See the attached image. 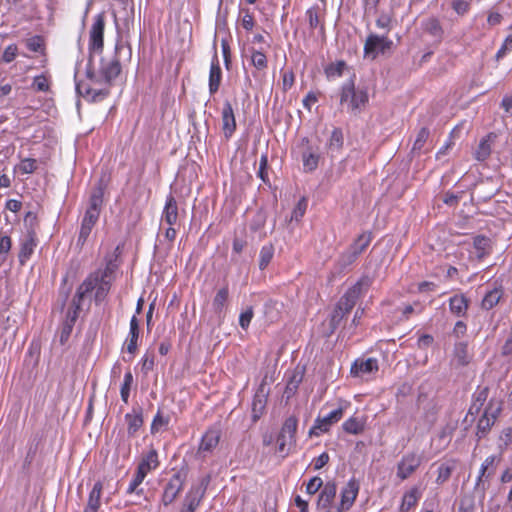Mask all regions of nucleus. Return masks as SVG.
<instances>
[{
    "label": "nucleus",
    "instance_id": "1a4fd4ad",
    "mask_svg": "<svg viewBox=\"0 0 512 512\" xmlns=\"http://www.w3.org/2000/svg\"><path fill=\"white\" fill-rule=\"evenodd\" d=\"M187 473L184 470L175 472L168 483L166 484L162 496V501L165 505L172 503L180 491L183 489L186 482Z\"/></svg>",
    "mask_w": 512,
    "mask_h": 512
},
{
    "label": "nucleus",
    "instance_id": "0e129e2a",
    "mask_svg": "<svg viewBox=\"0 0 512 512\" xmlns=\"http://www.w3.org/2000/svg\"><path fill=\"white\" fill-rule=\"evenodd\" d=\"M305 366L297 365L292 376H290V385L297 386L303 379Z\"/></svg>",
    "mask_w": 512,
    "mask_h": 512
},
{
    "label": "nucleus",
    "instance_id": "13d9d810",
    "mask_svg": "<svg viewBox=\"0 0 512 512\" xmlns=\"http://www.w3.org/2000/svg\"><path fill=\"white\" fill-rule=\"evenodd\" d=\"M169 420L168 418H165L160 412H158L151 424V433H156L159 431V429L163 426H166L168 424Z\"/></svg>",
    "mask_w": 512,
    "mask_h": 512
},
{
    "label": "nucleus",
    "instance_id": "c85d7f7f",
    "mask_svg": "<svg viewBox=\"0 0 512 512\" xmlns=\"http://www.w3.org/2000/svg\"><path fill=\"white\" fill-rule=\"evenodd\" d=\"M372 241L371 232H363L360 234L353 243L348 247L357 257H359L370 245Z\"/></svg>",
    "mask_w": 512,
    "mask_h": 512
},
{
    "label": "nucleus",
    "instance_id": "5fc2aeb1",
    "mask_svg": "<svg viewBox=\"0 0 512 512\" xmlns=\"http://www.w3.org/2000/svg\"><path fill=\"white\" fill-rule=\"evenodd\" d=\"M306 209H307V199L305 197H301L292 212L290 221L292 219L299 220L305 214Z\"/></svg>",
    "mask_w": 512,
    "mask_h": 512
},
{
    "label": "nucleus",
    "instance_id": "e2e57ef3",
    "mask_svg": "<svg viewBox=\"0 0 512 512\" xmlns=\"http://www.w3.org/2000/svg\"><path fill=\"white\" fill-rule=\"evenodd\" d=\"M17 46L14 45V44H11L9 46H7L3 52V56H2V60L5 62V63H10L12 62L15 57L17 56Z\"/></svg>",
    "mask_w": 512,
    "mask_h": 512
},
{
    "label": "nucleus",
    "instance_id": "f8f14e48",
    "mask_svg": "<svg viewBox=\"0 0 512 512\" xmlns=\"http://www.w3.org/2000/svg\"><path fill=\"white\" fill-rule=\"evenodd\" d=\"M378 361L375 358L356 359L351 366V375L354 377L365 378L378 371Z\"/></svg>",
    "mask_w": 512,
    "mask_h": 512
},
{
    "label": "nucleus",
    "instance_id": "f257e3e1",
    "mask_svg": "<svg viewBox=\"0 0 512 512\" xmlns=\"http://www.w3.org/2000/svg\"><path fill=\"white\" fill-rule=\"evenodd\" d=\"M123 49L121 44H116L114 53L110 56L102 57L97 70L91 67L87 68L86 76L94 85L103 86L101 88L90 87L86 84L77 83L76 91L81 96L97 102L105 99L110 93L112 82L119 76L121 72V64L118 54Z\"/></svg>",
    "mask_w": 512,
    "mask_h": 512
},
{
    "label": "nucleus",
    "instance_id": "20e7f679",
    "mask_svg": "<svg viewBox=\"0 0 512 512\" xmlns=\"http://www.w3.org/2000/svg\"><path fill=\"white\" fill-rule=\"evenodd\" d=\"M371 284V280L367 277L361 278L354 286H352L339 300L337 307L348 314L355 306L360 295L366 291Z\"/></svg>",
    "mask_w": 512,
    "mask_h": 512
},
{
    "label": "nucleus",
    "instance_id": "4468645a",
    "mask_svg": "<svg viewBox=\"0 0 512 512\" xmlns=\"http://www.w3.org/2000/svg\"><path fill=\"white\" fill-rule=\"evenodd\" d=\"M37 245L36 234L33 230H29L25 238L21 241L20 251L18 254L19 262L24 265L31 255L33 254L34 248Z\"/></svg>",
    "mask_w": 512,
    "mask_h": 512
},
{
    "label": "nucleus",
    "instance_id": "ea45409f",
    "mask_svg": "<svg viewBox=\"0 0 512 512\" xmlns=\"http://www.w3.org/2000/svg\"><path fill=\"white\" fill-rule=\"evenodd\" d=\"M133 384V375L131 371H127L124 375V381L120 389L121 399L124 403H128L131 386Z\"/></svg>",
    "mask_w": 512,
    "mask_h": 512
},
{
    "label": "nucleus",
    "instance_id": "7ed1b4c3",
    "mask_svg": "<svg viewBox=\"0 0 512 512\" xmlns=\"http://www.w3.org/2000/svg\"><path fill=\"white\" fill-rule=\"evenodd\" d=\"M340 101L341 104H347L351 112L356 113L367 104L368 92L363 88L356 89L350 80L342 86Z\"/></svg>",
    "mask_w": 512,
    "mask_h": 512
},
{
    "label": "nucleus",
    "instance_id": "09e8293b",
    "mask_svg": "<svg viewBox=\"0 0 512 512\" xmlns=\"http://www.w3.org/2000/svg\"><path fill=\"white\" fill-rule=\"evenodd\" d=\"M12 246L11 238L0 232V258L1 262L6 260V255L9 253Z\"/></svg>",
    "mask_w": 512,
    "mask_h": 512
},
{
    "label": "nucleus",
    "instance_id": "f03ea898",
    "mask_svg": "<svg viewBox=\"0 0 512 512\" xmlns=\"http://www.w3.org/2000/svg\"><path fill=\"white\" fill-rule=\"evenodd\" d=\"M104 191L101 186L95 187L90 195L89 205L82 219L77 245L83 246L87 241L92 228L99 219L101 206L103 204Z\"/></svg>",
    "mask_w": 512,
    "mask_h": 512
},
{
    "label": "nucleus",
    "instance_id": "69168bd1",
    "mask_svg": "<svg viewBox=\"0 0 512 512\" xmlns=\"http://www.w3.org/2000/svg\"><path fill=\"white\" fill-rule=\"evenodd\" d=\"M512 50V34L507 36L502 44L501 48L496 53V59L499 60L503 58L508 51Z\"/></svg>",
    "mask_w": 512,
    "mask_h": 512
},
{
    "label": "nucleus",
    "instance_id": "58836bf2",
    "mask_svg": "<svg viewBox=\"0 0 512 512\" xmlns=\"http://www.w3.org/2000/svg\"><path fill=\"white\" fill-rule=\"evenodd\" d=\"M145 477L146 475L142 471L140 472L139 470H137L127 488V493L140 495L142 489H140L139 486L141 485Z\"/></svg>",
    "mask_w": 512,
    "mask_h": 512
},
{
    "label": "nucleus",
    "instance_id": "412c9836",
    "mask_svg": "<svg viewBox=\"0 0 512 512\" xmlns=\"http://www.w3.org/2000/svg\"><path fill=\"white\" fill-rule=\"evenodd\" d=\"M473 249L476 258L478 260H482L491 253L492 243L490 238L483 235L475 236L473 240Z\"/></svg>",
    "mask_w": 512,
    "mask_h": 512
},
{
    "label": "nucleus",
    "instance_id": "de8ad7c7",
    "mask_svg": "<svg viewBox=\"0 0 512 512\" xmlns=\"http://www.w3.org/2000/svg\"><path fill=\"white\" fill-rule=\"evenodd\" d=\"M345 66L346 64L343 61H338L337 63L330 64L325 69L326 76L329 79L340 77L343 73Z\"/></svg>",
    "mask_w": 512,
    "mask_h": 512
},
{
    "label": "nucleus",
    "instance_id": "603ef678",
    "mask_svg": "<svg viewBox=\"0 0 512 512\" xmlns=\"http://www.w3.org/2000/svg\"><path fill=\"white\" fill-rule=\"evenodd\" d=\"M342 144H343V135H342L341 130L334 129L331 134L330 140H329V148L332 151L339 150L341 148Z\"/></svg>",
    "mask_w": 512,
    "mask_h": 512
},
{
    "label": "nucleus",
    "instance_id": "dca6fc26",
    "mask_svg": "<svg viewBox=\"0 0 512 512\" xmlns=\"http://www.w3.org/2000/svg\"><path fill=\"white\" fill-rule=\"evenodd\" d=\"M421 27L435 42L440 43L444 37V29L436 17H429L422 21Z\"/></svg>",
    "mask_w": 512,
    "mask_h": 512
},
{
    "label": "nucleus",
    "instance_id": "49530a36",
    "mask_svg": "<svg viewBox=\"0 0 512 512\" xmlns=\"http://www.w3.org/2000/svg\"><path fill=\"white\" fill-rule=\"evenodd\" d=\"M251 63L258 70H263L267 67V58L261 51L251 50Z\"/></svg>",
    "mask_w": 512,
    "mask_h": 512
},
{
    "label": "nucleus",
    "instance_id": "a18cd8bd",
    "mask_svg": "<svg viewBox=\"0 0 512 512\" xmlns=\"http://www.w3.org/2000/svg\"><path fill=\"white\" fill-rule=\"evenodd\" d=\"M342 427L345 432L350 434H359L363 430L362 423L355 417L347 419Z\"/></svg>",
    "mask_w": 512,
    "mask_h": 512
},
{
    "label": "nucleus",
    "instance_id": "6e6552de",
    "mask_svg": "<svg viewBox=\"0 0 512 512\" xmlns=\"http://www.w3.org/2000/svg\"><path fill=\"white\" fill-rule=\"evenodd\" d=\"M392 44L387 36L371 33L364 44V56L374 60L380 53L390 49Z\"/></svg>",
    "mask_w": 512,
    "mask_h": 512
},
{
    "label": "nucleus",
    "instance_id": "774afa93",
    "mask_svg": "<svg viewBox=\"0 0 512 512\" xmlns=\"http://www.w3.org/2000/svg\"><path fill=\"white\" fill-rule=\"evenodd\" d=\"M73 330V325L63 322L61 331H60V343L63 345L69 339Z\"/></svg>",
    "mask_w": 512,
    "mask_h": 512
},
{
    "label": "nucleus",
    "instance_id": "c03bdc74",
    "mask_svg": "<svg viewBox=\"0 0 512 512\" xmlns=\"http://www.w3.org/2000/svg\"><path fill=\"white\" fill-rule=\"evenodd\" d=\"M357 256L350 249L344 251L337 260V265L343 270L352 265L356 260Z\"/></svg>",
    "mask_w": 512,
    "mask_h": 512
},
{
    "label": "nucleus",
    "instance_id": "2eb2a0df",
    "mask_svg": "<svg viewBox=\"0 0 512 512\" xmlns=\"http://www.w3.org/2000/svg\"><path fill=\"white\" fill-rule=\"evenodd\" d=\"M343 412L344 409L342 407H338L323 417H318L315 421L313 430L317 429L320 432H327L331 425L337 423L343 417Z\"/></svg>",
    "mask_w": 512,
    "mask_h": 512
},
{
    "label": "nucleus",
    "instance_id": "37998d69",
    "mask_svg": "<svg viewBox=\"0 0 512 512\" xmlns=\"http://www.w3.org/2000/svg\"><path fill=\"white\" fill-rule=\"evenodd\" d=\"M302 161L305 171H313L318 166L319 156L313 152H304Z\"/></svg>",
    "mask_w": 512,
    "mask_h": 512
},
{
    "label": "nucleus",
    "instance_id": "b1692460",
    "mask_svg": "<svg viewBox=\"0 0 512 512\" xmlns=\"http://www.w3.org/2000/svg\"><path fill=\"white\" fill-rule=\"evenodd\" d=\"M159 466L158 453L155 449H150L149 452L144 455L138 464L137 470L142 471L145 475L151 470H155Z\"/></svg>",
    "mask_w": 512,
    "mask_h": 512
},
{
    "label": "nucleus",
    "instance_id": "393cba45",
    "mask_svg": "<svg viewBox=\"0 0 512 512\" xmlns=\"http://www.w3.org/2000/svg\"><path fill=\"white\" fill-rule=\"evenodd\" d=\"M139 338V322L136 316L130 320L129 335L126 340V350L130 354H135L137 350V341Z\"/></svg>",
    "mask_w": 512,
    "mask_h": 512
},
{
    "label": "nucleus",
    "instance_id": "4be33fe9",
    "mask_svg": "<svg viewBox=\"0 0 512 512\" xmlns=\"http://www.w3.org/2000/svg\"><path fill=\"white\" fill-rule=\"evenodd\" d=\"M220 436L218 429H209L202 437L199 452H211L218 445Z\"/></svg>",
    "mask_w": 512,
    "mask_h": 512
},
{
    "label": "nucleus",
    "instance_id": "6e6d98bb",
    "mask_svg": "<svg viewBox=\"0 0 512 512\" xmlns=\"http://www.w3.org/2000/svg\"><path fill=\"white\" fill-rule=\"evenodd\" d=\"M254 316L253 308L248 307L244 312H242L239 316V325L242 329L247 330L250 325V322Z\"/></svg>",
    "mask_w": 512,
    "mask_h": 512
},
{
    "label": "nucleus",
    "instance_id": "79ce46f5",
    "mask_svg": "<svg viewBox=\"0 0 512 512\" xmlns=\"http://www.w3.org/2000/svg\"><path fill=\"white\" fill-rule=\"evenodd\" d=\"M32 88L37 92H49L50 90V80L44 75L35 76L32 82Z\"/></svg>",
    "mask_w": 512,
    "mask_h": 512
},
{
    "label": "nucleus",
    "instance_id": "0eeeda50",
    "mask_svg": "<svg viewBox=\"0 0 512 512\" xmlns=\"http://www.w3.org/2000/svg\"><path fill=\"white\" fill-rule=\"evenodd\" d=\"M500 457L491 455L481 464L475 483V490L484 493L489 488L490 479L494 476Z\"/></svg>",
    "mask_w": 512,
    "mask_h": 512
},
{
    "label": "nucleus",
    "instance_id": "f3484780",
    "mask_svg": "<svg viewBox=\"0 0 512 512\" xmlns=\"http://www.w3.org/2000/svg\"><path fill=\"white\" fill-rule=\"evenodd\" d=\"M161 221L169 226H173L178 221V205L173 195L166 198L165 206L162 212Z\"/></svg>",
    "mask_w": 512,
    "mask_h": 512
},
{
    "label": "nucleus",
    "instance_id": "a878e982",
    "mask_svg": "<svg viewBox=\"0 0 512 512\" xmlns=\"http://www.w3.org/2000/svg\"><path fill=\"white\" fill-rule=\"evenodd\" d=\"M117 267L118 266L115 263V261L110 259L107 261L106 267L104 270H98V271H95V272L89 274L88 277L84 281H88L89 279H91L90 281H92V286L94 289L96 287L97 281L100 278L111 280V277H112L113 273L116 271Z\"/></svg>",
    "mask_w": 512,
    "mask_h": 512
},
{
    "label": "nucleus",
    "instance_id": "9d476101",
    "mask_svg": "<svg viewBox=\"0 0 512 512\" xmlns=\"http://www.w3.org/2000/svg\"><path fill=\"white\" fill-rule=\"evenodd\" d=\"M422 456L415 452L406 453L397 464V477L400 480L409 478L421 465Z\"/></svg>",
    "mask_w": 512,
    "mask_h": 512
},
{
    "label": "nucleus",
    "instance_id": "4d7b16f0",
    "mask_svg": "<svg viewBox=\"0 0 512 512\" xmlns=\"http://www.w3.org/2000/svg\"><path fill=\"white\" fill-rule=\"evenodd\" d=\"M36 168V160L32 158L23 159L19 165V170L25 174L33 173L36 170Z\"/></svg>",
    "mask_w": 512,
    "mask_h": 512
},
{
    "label": "nucleus",
    "instance_id": "864d4df0",
    "mask_svg": "<svg viewBox=\"0 0 512 512\" xmlns=\"http://www.w3.org/2000/svg\"><path fill=\"white\" fill-rule=\"evenodd\" d=\"M429 137V130L427 128H421L417 134V137L413 144V151H420Z\"/></svg>",
    "mask_w": 512,
    "mask_h": 512
},
{
    "label": "nucleus",
    "instance_id": "c756f323",
    "mask_svg": "<svg viewBox=\"0 0 512 512\" xmlns=\"http://www.w3.org/2000/svg\"><path fill=\"white\" fill-rule=\"evenodd\" d=\"M449 308L456 316H463L468 309V300L464 295H454L449 300Z\"/></svg>",
    "mask_w": 512,
    "mask_h": 512
},
{
    "label": "nucleus",
    "instance_id": "9b49d317",
    "mask_svg": "<svg viewBox=\"0 0 512 512\" xmlns=\"http://www.w3.org/2000/svg\"><path fill=\"white\" fill-rule=\"evenodd\" d=\"M211 477L210 475H206L201 478L199 481V484L192 487L191 490L188 492L186 498H185V505L187 507L188 512H194L203 498L206 489L210 483Z\"/></svg>",
    "mask_w": 512,
    "mask_h": 512
},
{
    "label": "nucleus",
    "instance_id": "a19ab883",
    "mask_svg": "<svg viewBox=\"0 0 512 512\" xmlns=\"http://www.w3.org/2000/svg\"><path fill=\"white\" fill-rule=\"evenodd\" d=\"M228 295H229V290H228V287L225 286L223 288H221L215 295L214 297V300H213V306H214V309L218 312L222 311V309L224 308L225 306V303L227 302L228 300Z\"/></svg>",
    "mask_w": 512,
    "mask_h": 512
},
{
    "label": "nucleus",
    "instance_id": "aec40b11",
    "mask_svg": "<svg viewBox=\"0 0 512 512\" xmlns=\"http://www.w3.org/2000/svg\"><path fill=\"white\" fill-rule=\"evenodd\" d=\"M495 139L496 135L494 133H489L480 140L474 153V156L478 161H485L490 156L492 144Z\"/></svg>",
    "mask_w": 512,
    "mask_h": 512
},
{
    "label": "nucleus",
    "instance_id": "a211bd4d",
    "mask_svg": "<svg viewBox=\"0 0 512 512\" xmlns=\"http://www.w3.org/2000/svg\"><path fill=\"white\" fill-rule=\"evenodd\" d=\"M222 128L226 138L231 137L236 129L233 108L229 102H225L222 109Z\"/></svg>",
    "mask_w": 512,
    "mask_h": 512
},
{
    "label": "nucleus",
    "instance_id": "3c124183",
    "mask_svg": "<svg viewBox=\"0 0 512 512\" xmlns=\"http://www.w3.org/2000/svg\"><path fill=\"white\" fill-rule=\"evenodd\" d=\"M496 416L495 415H492V418H489L487 416V413H485L478 421V425H477V428H478V434H481L480 436L484 435L489 429L490 427L493 425L494 423V420H495Z\"/></svg>",
    "mask_w": 512,
    "mask_h": 512
},
{
    "label": "nucleus",
    "instance_id": "423d86ee",
    "mask_svg": "<svg viewBox=\"0 0 512 512\" xmlns=\"http://www.w3.org/2000/svg\"><path fill=\"white\" fill-rule=\"evenodd\" d=\"M90 280L91 279H89L88 281H83L77 288V291L72 299L71 306L67 311L64 322L74 326L78 318L79 311L81 310L83 299L85 298L86 295L93 291L92 281Z\"/></svg>",
    "mask_w": 512,
    "mask_h": 512
},
{
    "label": "nucleus",
    "instance_id": "473e14b6",
    "mask_svg": "<svg viewBox=\"0 0 512 512\" xmlns=\"http://www.w3.org/2000/svg\"><path fill=\"white\" fill-rule=\"evenodd\" d=\"M503 296V291L501 288H494L491 291L487 292L484 296L481 306L485 310H490L495 307L500 299Z\"/></svg>",
    "mask_w": 512,
    "mask_h": 512
},
{
    "label": "nucleus",
    "instance_id": "7c9ffc66",
    "mask_svg": "<svg viewBox=\"0 0 512 512\" xmlns=\"http://www.w3.org/2000/svg\"><path fill=\"white\" fill-rule=\"evenodd\" d=\"M454 361H456L459 366H465L470 363L471 355L468 352V344L466 342H458L455 344Z\"/></svg>",
    "mask_w": 512,
    "mask_h": 512
},
{
    "label": "nucleus",
    "instance_id": "052dcab7",
    "mask_svg": "<svg viewBox=\"0 0 512 512\" xmlns=\"http://www.w3.org/2000/svg\"><path fill=\"white\" fill-rule=\"evenodd\" d=\"M392 18L389 14L382 13L376 20V26L380 29L390 31Z\"/></svg>",
    "mask_w": 512,
    "mask_h": 512
},
{
    "label": "nucleus",
    "instance_id": "cd10ccee",
    "mask_svg": "<svg viewBox=\"0 0 512 512\" xmlns=\"http://www.w3.org/2000/svg\"><path fill=\"white\" fill-rule=\"evenodd\" d=\"M125 420L128 426L127 432L129 436H134L143 425V418L140 410L133 409L132 413H127L125 415Z\"/></svg>",
    "mask_w": 512,
    "mask_h": 512
},
{
    "label": "nucleus",
    "instance_id": "680f3d73",
    "mask_svg": "<svg viewBox=\"0 0 512 512\" xmlns=\"http://www.w3.org/2000/svg\"><path fill=\"white\" fill-rule=\"evenodd\" d=\"M323 485V481L320 477H313L306 485V491L308 494H315Z\"/></svg>",
    "mask_w": 512,
    "mask_h": 512
},
{
    "label": "nucleus",
    "instance_id": "c9c22d12",
    "mask_svg": "<svg viewBox=\"0 0 512 512\" xmlns=\"http://www.w3.org/2000/svg\"><path fill=\"white\" fill-rule=\"evenodd\" d=\"M102 487L101 482H96L89 495L88 508L94 512L100 507Z\"/></svg>",
    "mask_w": 512,
    "mask_h": 512
},
{
    "label": "nucleus",
    "instance_id": "e433bc0d",
    "mask_svg": "<svg viewBox=\"0 0 512 512\" xmlns=\"http://www.w3.org/2000/svg\"><path fill=\"white\" fill-rule=\"evenodd\" d=\"M274 255V247L272 244L264 245L259 254V268L261 270L265 269L269 263L271 262Z\"/></svg>",
    "mask_w": 512,
    "mask_h": 512
},
{
    "label": "nucleus",
    "instance_id": "72a5a7b5",
    "mask_svg": "<svg viewBox=\"0 0 512 512\" xmlns=\"http://www.w3.org/2000/svg\"><path fill=\"white\" fill-rule=\"evenodd\" d=\"M266 406V396L264 393H256L252 402V417L257 421L264 413Z\"/></svg>",
    "mask_w": 512,
    "mask_h": 512
},
{
    "label": "nucleus",
    "instance_id": "2f4dec72",
    "mask_svg": "<svg viewBox=\"0 0 512 512\" xmlns=\"http://www.w3.org/2000/svg\"><path fill=\"white\" fill-rule=\"evenodd\" d=\"M422 495L421 490L418 487L411 488L408 492H406L402 499L401 509L409 511L418 502Z\"/></svg>",
    "mask_w": 512,
    "mask_h": 512
},
{
    "label": "nucleus",
    "instance_id": "8fccbe9b",
    "mask_svg": "<svg viewBox=\"0 0 512 512\" xmlns=\"http://www.w3.org/2000/svg\"><path fill=\"white\" fill-rule=\"evenodd\" d=\"M344 317H345V312L336 306V308L334 309V311L331 314L330 323H329L331 333H333L338 328V326L340 325V323Z\"/></svg>",
    "mask_w": 512,
    "mask_h": 512
},
{
    "label": "nucleus",
    "instance_id": "6ab92c4d",
    "mask_svg": "<svg viewBox=\"0 0 512 512\" xmlns=\"http://www.w3.org/2000/svg\"><path fill=\"white\" fill-rule=\"evenodd\" d=\"M222 80V71L219 64V59L217 53L215 52L214 57L211 62L210 72H209V92L211 95L215 94L221 84Z\"/></svg>",
    "mask_w": 512,
    "mask_h": 512
},
{
    "label": "nucleus",
    "instance_id": "5701e85b",
    "mask_svg": "<svg viewBox=\"0 0 512 512\" xmlns=\"http://www.w3.org/2000/svg\"><path fill=\"white\" fill-rule=\"evenodd\" d=\"M337 488L334 482H327L319 495L318 508L327 509L336 496Z\"/></svg>",
    "mask_w": 512,
    "mask_h": 512
},
{
    "label": "nucleus",
    "instance_id": "338daca9",
    "mask_svg": "<svg viewBox=\"0 0 512 512\" xmlns=\"http://www.w3.org/2000/svg\"><path fill=\"white\" fill-rule=\"evenodd\" d=\"M452 8L459 15H464L469 10V3L465 0H454Z\"/></svg>",
    "mask_w": 512,
    "mask_h": 512
},
{
    "label": "nucleus",
    "instance_id": "bf43d9fd",
    "mask_svg": "<svg viewBox=\"0 0 512 512\" xmlns=\"http://www.w3.org/2000/svg\"><path fill=\"white\" fill-rule=\"evenodd\" d=\"M267 163H268L267 155L262 154L261 158H260V162H259V168H258L257 175L259 178L262 179L263 182H267V180H268Z\"/></svg>",
    "mask_w": 512,
    "mask_h": 512
},
{
    "label": "nucleus",
    "instance_id": "f704fd0d",
    "mask_svg": "<svg viewBox=\"0 0 512 512\" xmlns=\"http://www.w3.org/2000/svg\"><path fill=\"white\" fill-rule=\"evenodd\" d=\"M110 286H111L110 279L100 278L97 281L96 287L94 288V289H96L95 296H94L96 303H100L106 298L107 294L109 293Z\"/></svg>",
    "mask_w": 512,
    "mask_h": 512
},
{
    "label": "nucleus",
    "instance_id": "bb28decb",
    "mask_svg": "<svg viewBox=\"0 0 512 512\" xmlns=\"http://www.w3.org/2000/svg\"><path fill=\"white\" fill-rule=\"evenodd\" d=\"M457 462L454 459H449L439 464L437 469L436 483L442 485L451 476L452 472L456 469Z\"/></svg>",
    "mask_w": 512,
    "mask_h": 512
},
{
    "label": "nucleus",
    "instance_id": "ddd939ff",
    "mask_svg": "<svg viewBox=\"0 0 512 512\" xmlns=\"http://www.w3.org/2000/svg\"><path fill=\"white\" fill-rule=\"evenodd\" d=\"M359 483L354 479H350L341 490L340 510H349L359 492Z\"/></svg>",
    "mask_w": 512,
    "mask_h": 512
},
{
    "label": "nucleus",
    "instance_id": "39448f33",
    "mask_svg": "<svg viewBox=\"0 0 512 512\" xmlns=\"http://www.w3.org/2000/svg\"><path fill=\"white\" fill-rule=\"evenodd\" d=\"M104 28L105 16L103 13L97 14L89 31V53L90 58L93 53H101L104 48Z\"/></svg>",
    "mask_w": 512,
    "mask_h": 512
},
{
    "label": "nucleus",
    "instance_id": "4c0bfd02",
    "mask_svg": "<svg viewBox=\"0 0 512 512\" xmlns=\"http://www.w3.org/2000/svg\"><path fill=\"white\" fill-rule=\"evenodd\" d=\"M25 45L28 50L32 52L43 53L45 50V43L43 37L39 35L32 36L25 40Z\"/></svg>",
    "mask_w": 512,
    "mask_h": 512
}]
</instances>
